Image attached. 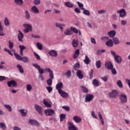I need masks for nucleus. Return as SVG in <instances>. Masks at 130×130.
Wrapping results in <instances>:
<instances>
[{"label":"nucleus","instance_id":"f257e3e1","mask_svg":"<svg viewBox=\"0 0 130 130\" xmlns=\"http://www.w3.org/2000/svg\"><path fill=\"white\" fill-rule=\"evenodd\" d=\"M14 56H15L16 58L18 60H20L23 61V62L27 63L29 61V58L28 57L23 56L22 57L19 54L14 53Z\"/></svg>","mask_w":130,"mask_h":130},{"label":"nucleus","instance_id":"f03ea898","mask_svg":"<svg viewBox=\"0 0 130 130\" xmlns=\"http://www.w3.org/2000/svg\"><path fill=\"white\" fill-rule=\"evenodd\" d=\"M23 26L25 29H23L24 33H29V32H32L33 29H32V25L28 24H23Z\"/></svg>","mask_w":130,"mask_h":130},{"label":"nucleus","instance_id":"7ed1b4c3","mask_svg":"<svg viewBox=\"0 0 130 130\" xmlns=\"http://www.w3.org/2000/svg\"><path fill=\"white\" fill-rule=\"evenodd\" d=\"M35 108L37 111V112L39 113L40 115H43V113H42V107H41L40 106L38 105V104L35 105Z\"/></svg>","mask_w":130,"mask_h":130},{"label":"nucleus","instance_id":"20e7f679","mask_svg":"<svg viewBox=\"0 0 130 130\" xmlns=\"http://www.w3.org/2000/svg\"><path fill=\"white\" fill-rule=\"evenodd\" d=\"M32 66L34 68H36L39 71V73L40 75H42V74H44V71L42 68H40V66L38 65V64L35 63H32Z\"/></svg>","mask_w":130,"mask_h":130},{"label":"nucleus","instance_id":"39448f33","mask_svg":"<svg viewBox=\"0 0 130 130\" xmlns=\"http://www.w3.org/2000/svg\"><path fill=\"white\" fill-rule=\"evenodd\" d=\"M110 98H116L118 96V92L115 90H113L111 92L109 93Z\"/></svg>","mask_w":130,"mask_h":130},{"label":"nucleus","instance_id":"423d86ee","mask_svg":"<svg viewBox=\"0 0 130 130\" xmlns=\"http://www.w3.org/2000/svg\"><path fill=\"white\" fill-rule=\"evenodd\" d=\"M94 96L92 94H87L85 97V102H91Z\"/></svg>","mask_w":130,"mask_h":130},{"label":"nucleus","instance_id":"0eeeda50","mask_svg":"<svg viewBox=\"0 0 130 130\" xmlns=\"http://www.w3.org/2000/svg\"><path fill=\"white\" fill-rule=\"evenodd\" d=\"M8 87H17L18 83L14 80H11L7 82Z\"/></svg>","mask_w":130,"mask_h":130},{"label":"nucleus","instance_id":"6e6552de","mask_svg":"<svg viewBox=\"0 0 130 130\" xmlns=\"http://www.w3.org/2000/svg\"><path fill=\"white\" fill-rule=\"evenodd\" d=\"M45 113L47 116H51L54 114V111L52 109H47L45 111Z\"/></svg>","mask_w":130,"mask_h":130},{"label":"nucleus","instance_id":"1a4fd4ad","mask_svg":"<svg viewBox=\"0 0 130 130\" xmlns=\"http://www.w3.org/2000/svg\"><path fill=\"white\" fill-rule=\"evenodd\" d=\"M105 67L106 69H107V70H112V68H113V65L111 61H108L106 62Z\"/></svg>","mask_w":130,"mask_h":130},{"label":"nucleus","instance_id":"9d476101","mask_svg":"<svg viewBox=\"0 0 130 130\" xmlns=\"http://www.w3.org/2000/svg\"><path fill=\"white\" fill-rule=\"evenodd\" d=\"M117 13L119 14V17L121 18H123L126 15V12H125V10L122 9L117 11Z\"/></svg>","mask_w":130,"mask_h":130},{"label":"nucleus","instance_id":"9b49d317","mask_svg":"<svg viewBox=\"0 0 130 130\" xmlns=\"http://www.w3.org/2000/svg\"><path fill=\"white\" fill-rule=\"evenodd\" d=\"M18 32L19 34L18 35L17 39L20 42H23V38H24V35L21 30H18Z\"/></svg>","mask_w":130,"mask_h":130},{"label":"nucleus","instance_id":"f8f14e48","mask_svg":"<svg viewBox=\"0 0 130 130\" xmlns=\"http://www.w3.org/2000/svg\"><path fill=\"white\" fill-rule=\"evenodd\" d=\"M120 100L122 103H125V102L127 101V97L126 96V95L121 94L120 95Z\"/></svg>","mask_w":130,"mask_h":130},{"label":"nucleus","instance_id":"ddd939ff","mask_svg":"<svg viewBox=\"0 0 130 130\" xmlns=\"http://www.w3.org/2000/svg\"><path fill=\"white\" fill-rule=\"evenodd\" d=\"M68 124H69V127H68L69 130H78V128L76 127V126L74 125V123H72L71 122H69Z\"/></svg>","mask_w":130,"mask_h":130},{"label":"nucleus","instance_id":"4468645a","mask_svg":"<svg viewBox=\"0 0 130 130\" xmlns=\"http://www.w3.org/2000/svg\"><path fill=\"white\" fill-rule=\"evenodd\" d=\"M48 54L50 56L56 57V56H57V52L54 50H52L48 52Z\"/></svg>","mask_w":130,"mask_h":130},{"label":"nucleus","instance_id":"2eb2a0df","mask_svg":"<svg viewBox=\"0 0 130 130\" xmlns=\"http://www.w3.org/2000/svg\"><path fill=\"white\" fill-rule=\"evenodd\" d=\"M55 26L57 28H59V29H60V30H63V27H64V26H66V24H63V23H59L58 22H55Z\"/></svg>","mask_w":130,"mask_h":130},{"label":"nucleus","instance_id":"dca6fc26","mask_svg":"<svg viewBox=\"0 0 130 130\" xmlns=\"http://www.w3.org/2000/svg\"><path fill=\"white\" fill-rule=\"evenodd\" d=\"M59 94H60L62 98H68L69 97V94L67 92L63 90H59Z\"/></svg>","mask_w":130,"mask_h":130},{"label":"nucleus","instance_id":"f3484780","mask_svg":"<svg viewBox=\"0 0 130 130\" xmlns=\"http://www.w3.org/2000/svg\"><path fill=\"white\" fill-rule=\"evenodd\" d=\"M73 120L76 122V123H80L82 121V118L79 116H74L73 117Z\"/></svg>","mask_w":130,"mask_h":130},{"label":"nucleus","instance_id":"a211bd4d","mask_svg":"<svg viewBox=\"0 0 130 130\" xmlns=\"http://www.w3.org/2000/svg\"><path fill=\"white\" fill-rule=\"evenodd\" d=\"M108 35L110 37V38H114V36L116 35V32L115 30H111L108 32Z\"/></svg>","mask_w":130,"mask_h":130},{"label":"nucleus","instance_id":"6ab92c4d","mask_svg":"<svg viewBox=\"0 0 130 130\" xmlns=\"http://www.w3.org/2000/svg\"><path fill=\"white\" fill-rule=\"evenodd\" d=\"M19 47L20 48L19 53L21 56H23L24 55V54L23 53V50H25V49H26V47H25V46L20 45L19 46Z\"/></svg>","mask_w":130,"mask_h":130},{"label":"nucleus","instance_id":"aec40b11","mask_svg":"<svg viewBox=\"0 0 130 130\" xmlns=\"http://www.w3.org/2000/svg\"><path fill=\"white\" fill-rule=\"evenodd\" d=\"M63 86V84L62 83V82H60L56 85V90H58V92H59V91L62 90H61V89L62 88Z\"/></svg>","mask_w":130,"mask_h":130},{"label":"nucleus","instance_id":"412c9836","mask_svg":"<svg viewBox=\"0 0 130 130\" xmlns=\"http://www.w3.org/2000/svg\"><path fill=\"white\" fill-rule=\"evenodd\" d=\"M77 76L80 80H82L84 78V75L80 70H77Z\"/></svg>","mask_w":130,"mask_h":130},{"label":"nucleus","instance_id":"4be33fe9","mask_svg":"<svg viewBox=\"0 0 130 130\" xmlns=\"http://www.w3.org/2000/svg\"><path fill=\"white\" fill-rule=\"evenodd\" d=\"M64 35H66V36H70L71 35H73V32L72 31V30L70 29V28H67L64 31Z\"/></svg>","mask_w":130,"mask_h":130},{"label":"nucleus","instance_id":"5701e85b","mask_svg":"<svg viewBox=\"0 0 130 130\" xmlns=\"http://www.w3.org/2000/svg\"><path fill=\"white\" fill-rule=\"evenodd\" d=\"M106 45L108 47H113V42L112 41V40L110 39L108 41H107L106 43Z\"/></svg>","mask_w":130,"mask_h":130},{"label":"nucleus","instance_id":"b1692460","mask_svg":"<svg viewBox=\"0 0 130 130\" xmlns=\"http://www.w3.org/2000/svg\"><path fill=\"white\" fill-rule=\"evenodd\" d=\"M45 72H47L49 73V76L51 78H53V72L50 68H46L45 69Z\"/></svg>","mask_w":130,"mask_h":130},{"label":"nucleus","instance_id":"393cba45","mask_svg":"<svg viewBox=\"0 0 130 130\" xmlns=\"http://www.w3.org/2000/svg\"><path fill=\"white\" fill-rule=\"evenodd\" d=\"M31 11L34 13V14H39V10L37 9L36 6H33L31 8Z\"/></svg>","mask_w":130,"mask_h":130},{"label":"nucleus","instance_id":"a878e982","mask_svg":"<svg viewBox=\"0 0 130 130\" xmlns=\"http://www.w3.org/2000/svg\"><path fill=\"white\" fill-rule=\"evenodd\" d=\"M115 60L117 63H121V57L119 55H117L115 57Z\"/></svg>","mask_w":130,"mask_h":130},{"label":"nucleus","instance_id":"bb28decb","mask_svg":"<svg viewBox=\"0 0 130 130\" xmlns=\"http://www.w3.org/2000/svg\"><path fill=\"white\" fill-rule=\"evenodd\" d=\"M113 42L116 45H117L120 43V41H119V39L117 37H115L113 38Z\"/></svg>","mask_w":130,"mask_h":130},{"label":"nucleus","instance_id":"cd10ccee","mask_svg":"<svg viewBox=\"0 0 130 130\" xmlns=\"http://www.w3.org/2000/svg\"><path fill=\"white\" fill-rule=\"evenodd\" d=\"M16 67L20 74H24V69H23V67H22L21 64H17Z\"/></svg>","mask_w":130,"mask_h":130},{"label":"nucleus","instance_id":"c85d7f7f","mask_svg":"<svg viewBox=\"0 0 130 130\" xmlns=\"http://www.w3.org/2000/svg\"><path fill=\"white\" fill-rule=\"evenodd\" d=\"M92 85L94 86V87H98L99 86V81L98 80L94 79L92 80Z\"/></svg>","mask_w":130,"mask_h":130},{"label":"nucleus","instance_id":"c756f323","mask_svg":"<svg viewBox=\"0 0 130 130\" xmlns=\"http://www.w3.org/2000/svg\"><path fill=\"white\" fill-rule=\"evenodd\" d=\"M79 55H80V50L79 49H77L75 51L74 55L73 56V58H78V57H79Z\"/></svg>","mask_w":130,"mask_h":130},{"label":"nucleus","instance_id":"7c9ffc66","mask_svg":"<svg viewBox=\"0 0 130 130\" xmlns=\"http://www.w3.org/2000/svg\"><path fill=\"white\" fill-rule=\"evenodd\" d=\"M54 79V77L53 76V78H51V77H50V78L47 80V85L48 86H51L52 85V80Z\"/></svg>","mask_w":130,"mask_h":130},{"label":"nucleus","instance_id":"2f4dec72","mask_svg":"<svg viewBox=\"0 0 130 130\" xmlns=\"http://www.w3.org/2000/svg\"><path fill=\"white\" fill-rule=\"evenodd\" d=\"M63 76H66V77H68V78H70V77H72V72L71 70H69L66 73L63 74Z\"/></svg>","mask_w":130,"mask_h":130},{"label":"nucleus","instance_id":"473e14b6","mask_svg":"<svg viewBox=\"0 0 130 130\" xmlns=\"http://www.w3.org/2000/svg\"><path fill=\"white\" fill-rule=\"evenodd\" d=\"M14 3H15L16 5H18V6H22V5L24 4L23 0H14Z\"/></svg>","mask_w":130,"mask_h":130},{"label":"nucleus","instance_id":"72a5a7b5","mask_svg":"<svg viewBox=\"0 0 130 130\" xmlns=\"http://www.w3.org/2000/svg\"><path fill=\"white\" fill-rule=\"evenodd\" d=\"M85 64H89L91 62V60H90V58L88 57V56H85V59L84 60Z\"/></svg>","mask_w":130,"mask_h":130},{"label":"nucleus","instance_id":"f704fd0d","mask_svg":"<svg viewBox=\"0 0 130 130\" xmlns=\"http://www.w3.org/2000/svg\"><path fill=\"white\" fill-rule=\"evenodd\" d=\"M19 112L21 114L22 116H26V114H27V111L24 109H20Z\"/></svg>","mask_w":130,"mask_h":130},{"label":"nucleus","instance_id":"c9c22d12","mask_svg":"<svg viewBox=\"0 0 130 130\" xmlns=\"http://www.w3.org/2000/svg\"><path fill=\"white\" fill-rule=\"evenodd\" d=\"M4 107H5L9 112H12V107H11L10 105H4Z\"/></svg>","mask_w":130,"mask_h":130},{"label":"nucleus","instance_id":"e433bc0d","mask_svg":"<svg viewBox=\"0 0 130 130\" xmlns=\"http://www.w3.org/2000/svg\"><path fill=\"white\" fill-rule=\"evenodd\" d=\"M3 30H4V28L2 26V22H0V36H4L5 35V34L3 32Z\"/></svg>","mask_w":130,"mask_h":130},{"label":"nucleus","instance_id":"4c0bfd02","mask_svg":"<svg viewBox=\"0 0 130 130\" xmlns=\"http://www.w3.org/2000/svg\"><path fill=\"white\" fill-rule=\"evenodd\" d=\"M4 24L5 26H10V21H9V19H8L7 17H5V18Z\"/></svg>","mask_w":130,"mask_h":130},{"label":"nucleus","instance_id":"58836bf2","mask_svg":"<svg viewBox=\"0 0 130 130\" xmlns=\"http://www.w3.org/2000/svg\"><path fill=\"white\" fill-rule=\"evenodd\" d=\"M78 42L77 40L74 39L72 41V45L74 47H77L78 46Z\"/></svg>","mask_w":130,"mask_h":130},{"label":"nucleus","instance_id":"ea45409f","mask_svg":"<svg viewBox=\"0 0 130 130\" xmlns=\"http://www.w3.org/2000/svg\"><path fill=\"white\" fill-rule=\"evenodd\" d=\"M82 11H83V14L84 15H85V16H90V12L88 11V10H86L84 8V9L82 10Z\"/></svg>","mask_w":130,"mask_h":130},{"label":"nucleus","instance_id":"a19ab883","mask_svg":"<svg viewBox=\"0 0 130 130\" xmlns=\"http://www.w3.org/2000/svg\"><path fill=\"white\" fill-rule=\"evenodd\" d=\"M30 13H29V11H25V19H26V20H30Z\"/></svg>","mask_w":130,"mask_h":130},{"label":"nucleus","instance_id":"79ce46f5","mask_svg":"<svg viewBox=\"0 0 130 130\" xmlns=\"http://www.w3.org/2000/svg\"><path fill=\"white\" fill-rule=\"evenodd\" d=\"M4 51H6V52H8L9 55H11V56H13V55H14V54H13V53H12V52L10 50V49H7V48H5L4 49Z\"/></svg>","mask_w":130,"mask_h":130},{"label":"nucleus","instance_id":"37998d69","mask_svg":"<svg viewBox=\"0 0 130 130\" xmlns=\"http://www.w3.org/2000/svg\"><path fill=\"white\" fill-rule=\"evenodd\" d=\"M93 74H94V70H93V69H91L89 72V79L90 80H92V79H93Z\"/></svg>","mask_w":130,"mask_h":130},{"label":"nucleus","instance_id":"c03bdc74","mask_svg":"<svg viewBox=\"0 0 130 130\" xmlns=\"http://www.w3.org/2000/svg\"><path fill=\"white\" fill-rule=\"evenodd\" d=\"M77 4L79 7V9H80V10H84L85 8H84V4H83L82 3H81L79 2H77Z\"/></svg>","mask_w":130,"mask_h":130},{"label":"nucleus","instance_id":"a18cd8bd","mask_svg":"<svg viewBox=\"0 0 130 130\" xmlns=\"http://www.w3.org/2000/svg\"><path fill=\"white\" fill-rule=\"evenodd\" d=\"M0 127L2 128V129H6L7 128V126L6 125V124L3 122H1L0 123Z\"/></svg>","mask_w":130,"mask_h":130},{"label":"nucleus","instance_id":"49530a36","mask_svg":"<svg viewBox=\"0 0 130 130\" xmlns=\"http://www.w3.org/2000/svg\"><path fill=\"white\" fill-rule=\"evenodd\" d=\"M43 103H44V105H45V106H46V107H48L49 108H50V107H51V105H50L49 103H48V102H47V101H46V100H44Z\"/></svg>","mask_w":130,"mask_h":130},{"label":"nucleus","instance_id":"de8ad7c7","mask_svg":"<svg viewBox=\"0 0 130 130\" xmlns=\"http://www.w3.org/2000/svg\"><path fill=\"white\" fill-rule=\"evenodd\" d=\"M66 114H61L60 115V121H62L63 119H66Z\"/></svg>","mask_w":130,"mask_h":130},{"label":"nucleus","instance_id":"09e8293b","mask_svg":"<svg viewBox=\"0 0 130 130\" xmlns=\"http://www.w3.org/2000/svg\"><path fill=\"white\" fill-rule=\"evenodd\" d=\"M81 88H82L83 93H88V92H89L88 88H87L85 86H82Z\"/></svg>","mask_w":130,"mask_h":130},{"label":"nucleus","instance_id":"8fccbe9b","mask_svg":"<svg viewBox=\"0 0 130 130\" xmlns=\"http://www.w3.org/2000/svg\"><path fill=\"white\" fill-rule=\"evenodd\" d=\"M96 69H100L101 68V61L98 60L96 62Z\"/></svg>","mask_w":130,"mask_h":130},{"label":"nucleus","instance_id":"3c124183","mask_svg":"<svg viewBox=\"0 0 130 130\" xmlns=\"http://www.w3.org/2000/svg\"><path fill=\"white\" fill-rule=\"evenodd\" d=\"M71 30L72 32H74V33H79V30L76 27L71 26Z\"/></svg>","mask_w":130,"mask_h":130},{"label":"nucleus","instance_id":"603ef678","mask_svg":"<svg viewBox=\"0 0 130 130\" xmlns=\"http://www.w3.org/2000/svg\"><path fill=\"white\" fill-rule=\"evenodd\" d=\"M117 85L119 88H122L123 85H122V82L120 80H118L117 82Z\"/></svg>","mask_w":130,"mask_h":130},{"label":"nucleus","instance_id":"864d4df0","mask_svg":"<svg viewBox=\"0 0 130 130\" xmlns=\"http://www.w3.org/2000/svg\"><path fill=\"white\" fill-rule=\"evenodd\" d=\"M64 5L66 7H68V8H73L74 7V5L73 4H70V2H66L64 3Z\"/></svg>","mask_w":130,"mask_h":130},{"label":"nucleus","instance_id":"5fc2aeb1","mask_svg":"<svg viewBox=\"0 0 130 130\" xmlns=\"http://www.w3.org/2000/svg\"><path fill=\"white\" fill-rule=\"evenodd\" d=\"M46 89H47L48 93H51V92H52V90H53V89L52 88V87L49 86H47L46 87Z\"/></svg>","mask_w":130,"mask_h":130},{"label":"nucleus","instance_id":"6e6d98bb","mask_svg":"<svg viewBox=\"0 0 130 130\" xmlns=\"http://www.w3.org/2000/svg\"><path fill=\"white\" fill-rule=\"evenodd\" d=\"M37 47L39 49V50H42V45L40 43H37Z\"/></svg>","mask_w":130,"mask_h":130},{"label":"nucleus","instance_id":"4d7b16f0","mask_svg":"<svg viewBox=\"0 0 130 130\" xmlns=\"http://www.w3.org/2000/svg\"><path fill=\"white\" fill-rule=\"evenodd\" d=\"M26 90L27 91H28L30 92L31 90H32V86L30 85V84H27L26 85Z\"/></svg>","mask_w":130,"mask_h":130},{"label":"nucleus","instance_id":"13d9d810","mask_svg":"<svg viewBox=\"0 0 130 130\" xmlns=\"http://www.w3.org/2000/svg\"><path fill=\"white\" fill-rule=\"evenodd\" d=\"M8 42L9 48L10 49H12V48L14 47V43L13 42H11V41H9Z\"/></svg>","mask_w":130,"mask_h":130},{"label":"nucleus","instance_id":"bf43d9fd","mask_svg":"<svg viewBox=\"0 0 130 130\" xmlns=\"http://www.w3.org/2000/svg\"><path fill=\"white\" fill-rule=\"evenodd\" d=\"M34 54L38 60H40L41 59L40 56H39V55H38L37 53L34 52Z\"/></svg>","mask_w":130,"mask_h":130},{"label":"nucleus","instance_id":"052dcab7","mask_svg":"<svg viewBox=\"0 0 130 130\" xmlns=\"http://www.w3.org/2000/svg\"><path fill=\"white\" fill-rule=\"evenodd\" d=\"M112 71V73L113 75H116L117 74V72H116V70H115V68H112V69H110Z\"/></svg>","mask_w":130,"mask_h":130},{"label":"nucleus","instance_id":"680f3d73","mask_svg":"<svg viewBox=\"0 0 130 130\" xmlns=\"http://www.w3.org/2000/svg\"><path fill=\"white\" fill-rule=\"evenodd\" d=\"M101 79H102V80H103V81H104V82H107L108 80V77L107 76H106L103 77H101Z\"/></svg>","mask_w":130,"mask_h":130},{"label":"nucleus","instance_id":"e2e57ef3","mask_svg":"<svg viewBox=\"0 0 130 130\" xmlns=\"http://www.w3.org/2000/svg\"><path fill=\"white\" fill-rule=\"evenodd\" d=\"M98 14H100V15H101L102 14H105L106 13V10H100L98 12Z\"/></svg>","mask_w":130,"mask_h":130},{"label":"nucleus","instance_id":"0e129e2a","mask_svg":"<svg viewBox=\"0 0 130 130\" xmlns=\"http://www.w3.org/2000/svg\"><path fill=\"white\" fill-rule=\"evenodd\" d=\"M36 121V120H35L30 119V120H29V123L30 124H31V125H33L35 124Z\"/></svg>","mask_w":130,"mask_h":130},{"label":"nucleus","instance_id":"69168bd1","mask_svg":"<svg viewBox=\"0 0 130 130\" xmlns=\"http://www.w3.org/2000/svg\"><path fill=\"white\" fill-rule=\"evenodd\" d=\"M34 4L38 6L40 5V0H34Z\"/></svg>","mask_w":130,"mask_h":130},{"label":"nucleus","instance_id":"338daca9","mask_svg":"<svg viewBox=\"0 0 130 130\" xmlns=\"http://www.w3.org/2000/svg\"><path fill=\"white\" fill-rule=\"evenodd\" d=\"M75 12L76 13H78V14H80L81 13V10L79 9V8H76L74 10Z\"/></svg>","mask_w":130,"mask_h":130},{"label":"nucleus","instance_id":"774afa93","mask_svg":"<svg viewBox=\"0 0 130 130\" xmlns=\"http://www.w3.org/2000/svg\"><path fill=\"white\" fill-rule=\"evenodd\" d=\"M31 37L33 38H40V36L39 35L34 34L31 35Z\"/></svg>","mask_w":130,"mask_h":130}]
</instances>
